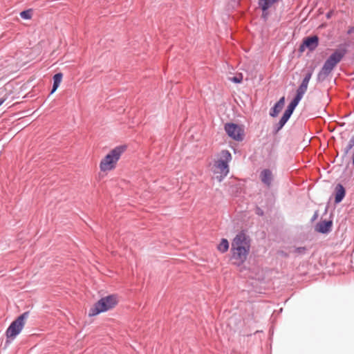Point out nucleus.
Here are the masks:
<instances>
[{"label":"nucleus","mask_w":354,"mask_h":354,"mask_svg":"<svg viewBox=\"0 0 354 354\" xmlns=\"http://www.w3.org/2000/svg\"><path fill=\"white\" fill-rule=\"evenodd\" d=\"M354 31V28H351L348 30V33H351Z\"/></svg>","instance_id":"nucleus-23"},{"label":"nucleus","mask_w":354,"mask_h":354,"mask_svg":"<svg viewBox=\"0 0 354 354\" xmlns=\"http://www.w3.org/2000/svg\"><path fill=\"white\" fill-rule=\"evenodd\" d=\"M126 146L120 145L109 151L100 161V169L103 172L113 170L122 154L125 151Z\"/></svg>","instance_id":"nucleus-3"},{"label":"nucleus","mask_w":354,"mask_h":354,"mask_svg":"<svg viewBox=\"0 0 354 354\" xmlns=\"http://www.w3.org/2000/svg\"><path fill=\"white\" fill-rule=\"evenodd\" d=\"M345 193H346V191H345L344 187L342 185L338 184L336 186L335 190V202L336 203H340L342 201V199L344 198V197L345 196Z\"/></svg>","instance_id":"nucleus-13"},{"label":"nucleus","mask_w":354,"mask_h":354,"mask_svg":"<svg viewBox=\"0 0 354 354\" xmlns=\"http://www.w3.org/2000/svg\"><path fill=\"white\" fill-rule=\"evenodd\" d=\"M28 313L26 312L13 321L6 332L7 342H11L21 333L24 327Z\"/></svg>","instance_id":"nucleus-5"},{"label":"nucleus","mask_w":354,"mask_h":354,"mask_svg":"<svg viewBox=\"0 0 354 354\" xmlns=\"http://www.w3.org/2000/svg\"><path fill=\"white\" fill-rule=\"evenodd\" d=\"M119 303V297L117 295H110L101 298L89 310L90 317L95 316L113 309Z\"/></svg>","instance_id":"nucleus-4"},{"label":"nucleus","mask_w":354,"mask_h":354,"mask_svg":"<svg viewBox=\"0 0 354 354\" xmlns=\"http://www.w3.org/2000/svg\"><path fill=\"white\" fill-rule=\"evenodd\" d=\"M232 160V155L227 150H223L218 155L212 170L218 181H221L229 173L228 163Z\"/></svg>","instance_id":"nucleus-2"},{"label":"nucleus","mask_w":354,"mask_h":354,"mask_svg":"<svg viewBox=\"0 0 354 354\" xmlns=\"http://www.w3.org/2000/svg\"><path fill=\"white\" fill-rule=\"evenodd\" d=\"M250 250V240L243 232L236 235L232 242V260L236 266L242 265L247 259Z\"/></svg>","instance_id":"nucleus-1"},{"label":"nucleus","mask_w":354,"mask_h":354,"mask_svg":"<svg viewBox=\"0 0 354 354\" xmlns=\"http://www.w3.org/2000/svg\"><path fill=\"white\" fill-rule=\"evenodd\" d=\"M217 249L222 253L227 252L229 249L228 241L225 239H223L220 243L218 245Z\"/></svg>","instance_id":"nucleus-16"},{"label":"nucleus","mask_w":354,"mask_h":354,"mask_svg":"<svg viewBox=\"0 0 354 354\" xmlns=\"http://www.w3.org/2000/svg\"><path fill=\"white\" fill-rule=\"evenodd\" d=\"M3 100H0V106L3 104Z\"/></svg>","instance_id":"nucleus-24"},{"label":"nucleus","mask_w":354,"mask_h":354,"mask_svg":"<svg viewBox=\"0 0 354 354\" xmlns=\"http://www.w3.org/2000/svg\"><path fill=\"white\" fill-rule=\"evenodd\" d=\"M297 106V105H296L295 104L292 103V102L290 103V104L288 105L287 109L285 111L283 116L281 117V120L279 122L278 130H279L280 129H281L284 126V124L288 120V119L290 118V115H292L294 109H295V107Z\"/></svg>","instance_id":"nucleus-9"},{"label":"nucleus","mask_w":354,"mask_h":354,"mask_svg":"<svg viewBox=\"0 0 354 354\" xmlns=\"http://www.w3.org/2000/svg\"><path fill=\"white\" fill-rule=\"evenodd\" d=\"M354 146V135L351 138L348 145L347 146L346 152H348Z\"/></svg>","instance_id":"nucleus-20"},{"label":"nucleus","mask_w":354,"mask_h":354,"mask_svg":"<svg viewBox=\"0 0 354 354\" xmlns=\"http://www.w3.org/2000/svg\"><path fill=\"white\" fill-rule=\"evenodd\" d=\"M231 81L235 83H241L243 80V76L241 74H240L239 76H235L230 79Z\"/></svg>","instance_id":"nucleus-19"},{"label":"nucleus","mask_w":354,"mask_h":354,"mask_svg":"<svg viewBox=\"0 0 354 354\" xmlns=\"http://www.w3.org/2000/svg\"><path fill=\"white\" fill-rule=\"evenodd\" d=\"M304 46L308 48L311 50L315 49L318 46V37L317 36L307 37L304 41L303 45L301 46V48H302Z\"/></svg>","instance_id":"nucleus-12"},{"label":"nucleus","mask_w":354,"mask_h":354,"mask_svg":"<svg viewBox=\"0 0 354 354\" xmlns=\"http://www.w3.org/2000/svg\"><path fill=\"white\" fill-rule=\"evenodd\" d=\"M259 178L261 182L269 187L273 180V174L271 170L265 169L261 171Z\"/></svg>","instance_id":"nucleus-10"},{"label":"nucleus","mask_w":354,"mask_h":354,"mask_svg":"<svg viewBox=\"0 0 354 354\" xmlns=\"http://www.w3.org/2000/svg\"><path fill=\"white\" fill-rule=\"evenodd\" d=\"M283 108H281L280 106L277 105V104L273 107L272 111L270 112V115L272 117L277 116L279 113L282 110Z\"/></svg>","instance_id":"nucleus-18"},{"label":"nucleus","mask_w":354,"mask_h":354,"mask_svg":"<svg viewBox=\"0 0 354 354\" xmlns=\"http://www.w3.org/2000/svg\"><path fill=\"white\" fill-rule=\"evenodd\" d=\"M285 102V97H282L279 99V100L276 103L277 105L280 106L281 108L283 107Z\"/></svg>","instance_id":"nucleus-21"},{"label":"nucleus","mask_w":354,"mask_h":354,"mask_svg":"<svg viewBox=\"0 0 354 354\" xmlns=\"http://www.w3.org/2000/svg\"><path fill=\"white\" fill-rule=\"evenodd\" d=\"M279 0H259V7L263 10L262 17L266 19L268 17L267 10L271 8Z\"/></svg>","instance_id":"nucleus-11"},{"label":"nucleus","mask_w":354,"mask_h":354,"mask_svg":"<svg viewBox=\"0 0 354 354\" xmlns=\"http://www.w3.org/2000/svg\"><path fill=\"white\" fill-rule=\"evenodd\" d=\"M62 76L63 75L61 73H57L53 76V86L51 93H54L59 87L62 80Z\"/></svg>","instance_id":"nucleus-15"},{"label":"nucleus","mask_w":354,"mask_h":354,"mask_svg":"<svg viewBox=\"0 0 354 354\" xmlns=\"http://www.w3.org/2000/svg\"><path fill=\"white\" fill-rule=\"evenodd\" d=\"M225 130L227 135L235 140L240 141L243 138V131L237 124L227 123L225 125Z\"/></svg>","instance_id":"nucleus-7"},{"label":"nucleus","mask_w":354,"mask_h":354,"mask_svg":"<svg viewBox=\"0 0 354 354\" xmlns=\"http://www.w3.org/2000/svg\"><path fill=\"white\" fill-rule=\"evenodd\" d=\"M332 15H333V11H330V12H328L326 14V17H327L328 19H329V18H330V17H331Z\"/></svg>","instance_id":"nucleus-22"},{"label":"nucleus","mask_w":354,"mask_h":354,"mask_svg":"<svg viewBox=\"0 0 354 354\" xmlns=\"http://www.w3.org/2000/svg\"><path fill=\"white\" fill-rule=\"evenodd\" d=\"M20 16L24 19H30L32 16V10L31 9L24 10L20 12Z\"/></svg>","instance_id":"nucleus-17"},{"label":"nucleus","mask_w":354,"mask_h":354,"mask_svg":"<svg viewBox=\"0 0 354 354\" xmlns=\"http://www.w3.org/2000/svg\"><path fill=\"white\" fill-rule=\"evenodd\" d=\"M344 53L340 50H336L325 62L319 76L326 77L333 70L335 66L342 60Z\"/></svg>","instance_id":"nucleus-6"},{"label":"nucleus","mask_w":354,"mask_h":354,"mask_svg":"<svg viewBox=\"0 0 354 354\" xmlns=\"http://www.w3.org/2000/svg\"><path fill=\"white\" fill-rule=\"evenodd\" d=\"M311 76H312L311 72L308 73L305 75L304 78L302 80L301 84H300V86H299V88L297 90L296 96L292 101V103L295 104L296 105H297L299 104V101L303 97V95L307 91L308 83L311 78Z\"/></svg>","instance_id":"nucleus-8"},{"label":"nucleus","mask_w":354,"mask_h":354,"mask_svg":"<svg viewBox=\"0 0 354 354\" xmlns=\"http://www.w3.org/2000/svg\"><path fill=\"white\" fill-rule=\"evenodd\" d=\"M331 227L330 221H323L319 223L317 225V230L322 233H326L329 231Z\"/></svg>","instance_id":"nucleus-14"}]
</instances>
